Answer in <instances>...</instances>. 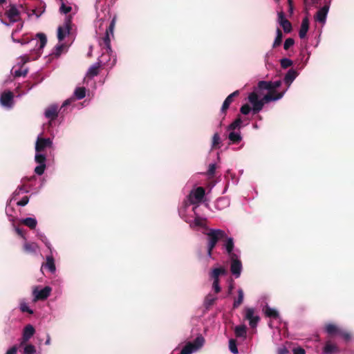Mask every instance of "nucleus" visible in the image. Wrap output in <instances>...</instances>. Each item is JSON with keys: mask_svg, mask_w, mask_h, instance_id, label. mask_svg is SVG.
I'll return each instance as SVG.
<instances>
[{"mask_svg": "<svg viewBox=\"0 0 354 354\" xmlns=\"http://www.w3.org/2000/svg\"><path fill=\"white\" fill-rule=\"evenodd\" d=\"M37 37L39 39V48L42 49L46 46V44L47 43L46 36L44 33L40 32V33L37 34Z\"/></svg>", "mask_w": 354, "mask_h": 354, "instance_id": "37", "label": "nucleus"}, {"mask_svg": "<svg viewBox=\"0 0 354 354\" xmlns=\"http://www.w3.org/2000/svg\"><path fill=\"white\" fill-rule=\"evenodd\" d=\"M289 12L290 14H292V12H293V3L291 4H289Z\"/></svg>", "mask_w": 354, "mask_h": 354, "instance_id": "62", "label": "nucleus"}, {"mask_svg": "<svg viewBox=\"0 0 354 354\" xmlns=\"http://www.w3.org/2000/svg\"><path fill=\"white\" fill-rule=\"evenodd\" d=\"M207 248L214 249L219 240L224 239L226 237V233L219 229H210L207 233Z\"/></svg>", "mask_w": 354, "mask_h": 354, "instance_id": "3", "label": "nucleus"}, {"mask_svg": "<svg viewBox=\"0 0 354 354\" xmlns=\"http://www.w3.org/2000/svg\"><path fill=\"white\" fill-rule=\"evenodd\" d=\"M233 288H234V285L232 283L228 287V291H227L228 295H231Z\"/></svg>", "mask_w": 354, "mask_h": 354, "instance_id": "61", "label": "nucleus"}, {"mask_svg": "<svg viewBox=\"0 0 354 354\" xmlns=\"http://www.w3.org/2000/svg\"><path fill=\"white\" fill-rule=\"evenodd\" d=\"M205 342V339L203 336H198L192 342H189V344H192L193 349L197 351L203 346Z\"/></svg>", "mask_w": 354, "mask_h": 354, "instance_id": "28", "label": "nucleus"}, {"mask_svg": "<svg viewBox=\"0 0 354 354\" xmlns=\"http://www.w3.org/2000/svg\"><path fill=\"white\" fill-rule=\"evenodd\" d=\"M29 197L27 196H24L21 200L17 202V205L18 206H25L28 203Z\"/></svg>", "mask_w": 354, "mask_h": 354, "instance_id": "54", "label": "nucleus"}, {"mask_svg": "<svg viewBox=\"0 0 354 354\" xmlns=\"http://www.w3.org/2000/svg\"><path fill=\"white\" fill-rule=\"evenodd\" d=\"M309 29V20L307 17L302 19L301 28L299 32V36L301 39L306 37V34Z\"/></svg>", "mask_w": 354, "mask_h": 354, "instance_id": "23", "label": "nucleus"}, {"mask_svg": "<svg viewBox=\"0 0 354 354\" xmlns=\"http://www.w3.org/2000/svg\"><path fill=\"white\" fill-rule=\"evenodd\" d=\"M245 319L249 321L251 328H255L260 321L259 316L254 315V309L252 308H245Z\"/></svg>", "mask_w": 354, "mask_h": 354, "instance_id": "7", "label": "nucleus"}, {"mask_svg": "<svg viewBox=\"0 0 354 354\" xmlns=\"http://www.w3.org/2000/svg\"><path fill=\"white\" fill-rule=\"evenodd\" d=\"M295 44V41L292 38H288L286 39L283 44V48L285 50H288L291 46H292Z\"/></svg>", "mask_w": 354, "mask_h": 354, "instance_id": "47", "label": "nucleus"}, {"mask_svg": "<svg viewBox=\"0 0 354 354\" xmlns=\"http://www.w3.org/2000/svg\"><path fill=\"white\" fill-rule=\"evenodd\" d=\"M239 95V91H235L234 92L230 94L224 100L223 105L221 109V112L224 115V116L226 115L227 110L229 109L230 105L234 101V98L235 97H237Z\"/></svg>", "mask_w": 354, "mask_h": 354, "instance_id": "13", "label": "nucleus"}, {"mask_svg": "<svg viewBox=\"0 0 354 354\" xmlns=\"http://www.w3.org/2000/svg\"><path fill=\"white\" fill-rule=\"evenodd\" d=\"M16 232H17V233L19 235H20V236H24V231H23V230H21V229H20V228H17V229H16Z\"/></svg>", "mask_w": 354, "mask_h": 354, "instance_id": "60", "label": "nucleus"}, {"mask_svg": "<svg viewBox=\"0 0 354 354\" xmlns=\"http://www.w3.org/2000/svg\"><path fill=\"white\" fill-rule=\"evenodd\" d=\"M216 169V166L215 164H210L206 174L209 177H212L215 174Z\"/></svg>", "mask_w": 354, "mask_h": 354, "instance_id": "49", "label": "nucleus"}, {"mask_svg": "<svg viewBox=\"0 0 354 354\" xmlns=\"http://www.w3.org/2000/svg\"><path fill=\"white\" fill-rule=\"evenodd\" d=\"M45 169H46V164H41V165L39 164V165L35 168V172L37 175L41 176L44 173Z\"/></svg>", "mask_w": 354, "mask_h": 354, "instance_id": "45", "label": "nucleus"}, {"mask_svg": "<svg viewBox=\"0 0 354 354\" xmlns=\"http://www.w3.org/2000/svg\"><path fill=\"white\" fill-rule=\"evenodd\" d=\"M288 353V351L286 349H283L280 351V354H286Z\"/></svg>", "mask_w": 354, "mask_h": 354, "instance_id": "64", "label": "nucleus"}, {"mask_svg": "<svg viewBox=\"0 0 354 354\" xmlns=\"http://www.w3.org/2000/svg\"><path fill=\"white\" fill-rule=\"evenodd\" d=\"M45 8L43 7L41 10H37V9L32 10V13L39 17L41 15V14L44 12Z\"/></svg>", "mask_w": 354, "mask_h": 354, "instance_id": "57", "label": "nucleus"}, {"mask_svg": "<svg viewBox=\"0 0 354 354\" xmlns=\"http://www.w3.org/2000/svg\"><path fill=\"white\" fill-rule=\"evenodd\" d=\"M293 353L294 354H306L305 350L300 347L294 348Z\"/></svg>", "mask_w": 354, "mask_h": 354, "instance_id": "56", "label": "nucleus"}, {"mask_svg": "<svg viewBox=\"0 0 354 354\" xmlns=\"http://www.w3.org/2000/svg\"><path fill=\"white\" fill-rule=\"evenodd\" d=\"M39 249L38 245L35 242L26 241L23 245V250L30 254H35Z\"/></svg>", "mask_w": 354, "mask_h": 354, "instance_id": "17", "label": "nucleus"}, {"mask_svg": "<svg viewBox=\"0 0 354 354\" xmlns=\"http://www.w3.org/2000/svg\"><path fill=\"white\" fill-rule=\"evenodd\" d=\"M329 10V5L326 4L324 5L321 9H319L315 17V20L324 23L326 21V16L328 14Z\"/></svg>", "mask_w": 354, "mask_h": 354, "instance_id": "16", "label": "nucleus"}, {"mask_svg": "<svg viewBox=\"0 0 354 354\" xmlns=\"http://www.w3.org/2000/svg\"><path fill=\"white\" fill-rule=\"evenodd\" d=\"M283 39V33L280 28H277V36L272 44V48H277L279 46L282 42Z\"/></svg>", "mask_w": 354, "mask_h": 354, "instance_id": "34", "label": "nucleus"}, {"mask_svg": "<svg viewBox=\"0 0 354 354\" xmlns=\"http://www.w3.org/2000/svg\"><path fill=\"white\" fill-rule=\"evenodd\" d=\"M20 310L23 313H28L29 314H33V311L25 303L21 304Z\"/></svg>", "mask_w": 354, "mask_h": 354, "instance_id": "51", "label": "nucleus"}, {"mask_svg": "<svg viewBox=\"0 0 354 354\" xmlns=\"http://www.w3.org/2000/svg\"><path fill=\"white\" fill-rule=\"evenodd\" d=\"M339 352L337 346L333 344L330 341L326 342L325 346L323 348L324 354H335Z\"/></svg>", "mask_w": 354, "mask_h": 354, "instance_id": "22", "label": "nucleus"}, {"mask_svg": "<svg viewBox=\"0 0 354 354\" xmlns=\"http://www.w3.org/2000/svg\"><path fill=\"white\" fill-rule=\"evenodd\" d=\"M205 195V189L203 187H198L196 189L191 191L188 199L191 204H198L203 201Z\"/></svg>", "mask_w": 354, "mask_h": 354, "instance_id": "5", "label": "nucleus"}, {"mask_svg": "<svg viewBox=\"0 0 354 354\" xmlns=\"http://www.w3.org/2000/svg\"><path fill=\"white\" fill-rule=\"evenodd\" d=\"M271 85V82L262 80L258 82L257 88L259 90H268V92H270Z\"/></svg>", "mask_w": 354, "mask_h": 354, "instance_id": "35", "label": "nucleus"}, {"mask_svg": "<svg viewBox=\"0 0 354 354\" xmlns=\"http://www.w3.org/2000/svg\"><path fill=\"white\" fill-rule=\"evenodd\" d=\"M325 330L329 335H339L340 329L333 324H327L325 326Z\"/></svg>", "mask_w": 354, "mask_h": 354, "instance_id": "26", "label": "nucleus"}, {"mask_svg": "<svg viewBox=\"0 0 354 354\" xmlns=\"http://www.w3.org/2000/svg\"><path fill=\"white\" fill-rule=\"evenodd\" d=\"M271 84L272 85H271V88H270V92L275 94V93H276L275 90L281 85V81L278 80V81H275V82H271Z\"/></svg>", "mask_w": 354, "mask_h": 354, "instance_id": "48", "label": "nucleus"}, {"mask_svg": "<svg viewBox=\"0 0 354 354\" xmlns=\"http://www.w3.org/2000/svg\"><path fill=\"white\" fill-rule=\"evenodd\" d=\"M230 259V271L233 275L238 278L240 277L242 271V263L238 259L237 255Z\"/></svg>", "mask_w": 354, "mask_h": 354, "instance_id": "8", "label": "nucleus"}, {"mask_svg": "<svg viewBox=\"0 0 354 354\" xmlns=\"http://www.w3.org/2000/svg\"><path fill=\"white\" fill-rule=\"evenodd\" d=\"M278 22L286 33H289L292 31V24L287 19H286L285 15L282 11L278 13Z\"/></svg>", "mask_w": 354, "mask_h": 354, "instance_id": "11", "label": "nucleus"}, {"mask_svg": "<svg viewBox=\"0 0 354 354\" xmlns=\"http://www.w3.org/2000/svg\"><path fill=\"white\" fill-rule=\"evenodd\" d=\"M217 300V297L213 296L212 294H208L204 300V307L206 309H209L212 306H213L215 301Z\"/></svg>", "mask_w": 354, "mask_h": 354, "instance_id": "27", "label": "nucleus"}, {"mask_svg": "<svg viewBox=\"0 0 354 354\" xmlns=\"http://www.w3.org/2000/svg\"><path fill=\"white\" fill-rule=\"evenodd\" d=\"M35 333V330L32 325H30V324L26 325L23 331V337H22V342H21V344L22 345V344H25L26 342H27L31 338V337L33 336Z\"/></svg>", "mask_w": 354, "mask_h": 354, "instance_id": "15", "label": "nucleus"}, {"mask_svg": "<svg viewBox=\"0 0 354 354\" xmlns=\"http://www.w3.org/2000/svg\"><path fill=\"white\" fill-rule=\"evenodd\" d=\"M18 189H19V191H24V192H28V191H27V190H25V189H24V185L19 186V187H18Z\"/></svg>", "mask_w": 354, "mask_h": 354, "instance_id": "63", "label": "nucleus"}, {"mask_svg": "<svg viewBox=\"0 0 354 354\" xmlns=\"http://www.w3.org/2000/svg\"><path fill=\"white\" fill-rule=\"evenodd\" d=\"M72 10V8L71 6H66L64 3H62V6H60L59 11L62 13L67 14L70 12Z\"/></svg>", "mask_w": 354, "mask_h": 354, "instance_id": "53", "label": "nucleus"}, {"mask_svg": "<svg viewBox=\"0 0 354 354\" xmlns=\"http://www.w3.org/2000/svg\"><path fill=\"white\" fill-rule=\"evenodd\" d=\"M21 223L28 227L30 229L33 230L36 227L37 221L35 218L28 217L21 221Z\"/></svg>", "mask_w": 354, "mask_h": 354, "instance_id": "29", "label": "nucleus"}, {"mask_svg": "<svg viewBox=\"0 0 354 354\" xmlns=\"http://www.w3.org/2000/svg\"><path fill=\"white\" fill-rule=\"evenodd\" d=\"M251 111V107L250 106L249 104H243L241 109H240V112L243 114V115H248L249 114V113Z\"/></svg>", "mask_w": 354, "mask_h": 354, "instance_id": "50", "label": "nucleus"}, {"mask_svg": "<svg viewBox=\"0 0 354 354\" xmlns=\"http://www.w3.org/2000/svg\"><path fill=\"white\" fill-rule=\"evenodd\" d=\"M103 57L98 59L97 62L92 65L88 70L86 75L89 78H92L97 76L100 73V68L106 65V62H104Z\"/></svg>", "mask_w": 354, "mask_h": 354, "instance_id": "10", "label": "nucleus"}, {"mask_svg": "<svg viewBox=\"0 0 354 354\" xmlns=\"http://www.w3.org/2000/svg\"><path fill=\"white\" fill-rule=\"evenodd\" d=\"M284 93L285 91L274 94L272 92H268L261 100L259 99L258 94L256 91L250 93L248 95V101L252 105L254 114L258 113L263 109L265 103L281 99L283 96Z\"/></svg>", "mask_w": 354, "mask_h": 354, "instance_id": "1", "label": "nucleus"}, {"mask_svg": "<svg viewBox=\"0 0 354 354\" xmlns=\"http://www.w3.org/2000/svg\"><path fill=\"white\" fill-rule=\"evenodd\" d=\"M71 17L67 16L65 19L64 26H59L57 29V39L62 41L65 38L66 34H68L71 29Z\"/></svg>", "mask_w": 354, "mask_h": 354, "instance_id": "6", "label": "nucleus"}, {"mask_svg": "<svg viewBox=\"0 0 354 354\" xmlns=\"http://www.w3.org/2000/svg\"><path fill=\"white\" fill-rule=\"evenodd\" d=\"M234 334L236 337H243L244 339L246 338L247 336V327L245 325H239L234 328Z\"/></svg>", "mask_w": 354, "mask_h": 354, "instance_id": "25", "label": "nucleus"}, {"mask_svg": "<svg viewBox=\"0 0 354 354\" xmlns=\"http://www.w3.org/2000/svg\"><path fill=\"white\" fill-rule=\"evenodd\" d=\"M35 347L32 344H26L24 348V354H35Z\"/></svg>", "mask_w": 354, "mask_h": 354, "instance_id": "44", "label": "nucleus"}, {"mask_svg": "<svg viewBox=\"0 0 354 354\" xmlns=\"http://www.w3.org/2000/svg\"><path fill=\"white\" fill-rule=\"evenodd\" d=\"M265 315L266 317L273 319H277L279 316V313L277 310L266 306L264 310Z\"/></svg>", "mask_w": 354, "mask_h": 354, "instance_id": "30", "label": "nucleus"}, {"mask_svg": "<svg viewBox=\"0 0 354 354\" xmlns=\"http://www.w3.org/2000/svg\"><path fill=\"white\" fill-rule=\"evenodd\" d=\"M46 268L50 273H54L56 270V267L55 264V260L53 255H49L46 257V263L42 264L41 268Z\"/></svg>", "mask_w": 354, "mask_h": 354, "instance_id": "21", "label": "nucleus"}, {"mask_svg": "<svg viewBox=\"0 0 354 354\" xmlns=\"http://www.w3.org/2000/svg\"><path fill=\"white\" fill-rule=\"evenodd\" d=\"M225 243L224 247L230 258H234L236 254L234 253L233 250L234 248V239L231 237H225Z\"/></svg>", "mask_w": 354, "mask_h": 354, "instance_id": "18", "label": "nucleus"}, {"mask_svg": "<svg viewBox=\"0 0 354 354\" xmlns=\"http://www.w3.org/2000/svg\"><path fill=\"white\" fill-rule=\"evenodd\" d=\"M46 158L44 154L36 152V154L35 156V160L37 163H38L39 165L46 164Z\"/></svg>", "mask_w": 354, "mask_h": 354, "instance_id": "39", "label": "nucleus"}, {"mask_svg": "<svg viewBox=\"0 0 354 354\" xmlns=\"http://www.w3.org/2000/svg\"><path fill=\"white\" fill-rule=\"evenodd\" d=\"M194 351L193 346L191 344H186V345L182 348L179 354H192Z\"/></svg>", "mask_w": 354, "mask_h": 354, "instance_id": "41", "label": "nucleus"}, {"mask_svg": "<svg viewBox=\"0 0 354 354\" xmlns=\"http://www.w3.org/2000/svg\"><path fill=\"white\" fill-rule=\"evenodd\" d=\"M17 348L16 346H13L10 349H8L6 354H17Z\"/></svg>", "mask_w": 354, "mask_h": 354, "instance_id": "58", "label": "nucleus"}, {"mask_svg": "<svg viewBox=\"0 0 354 354\" xmlns=\"http://www.w3.org/2000/svg\"><path fill=\"white\" fill-rule=\"evenodd\" d=\"M13 97L12 92L10 91H4L1 95L0 102L3 106L11 107L13 104Z\"/></svg>", "mask_w": 354, "mask_h": 354, "instance_id": "12", "label": "nucleus"}, {"mask_svg": "<svg viewBox=\"0 0 354 354\" xmlns=\"http://www.w3.org/2000/svg\"><path fill=\"white\" fill-rule=\"evenodd\" d=\"M229 349L234 354L238 353L239 351L236 346V341L234 339H230L229 340Z\"/></svg>", "mask_w": 354, "mask_h": 354, "instance_id": "40", "label": "nucleus"}, {"mask_svg": "<svg viewBox=\"0 0 354 354\" xmlns=\"http://www.w3.org/2000/svg\"><path fill=\"white\" fill-rule=\"evenodd\" d=\"M229 140L234 144H238L239 143L241 140L242 137L239 132H235L234 131H232L229 136H228Z\"/></svg>", "mask_w": 354, "mask_h": 354, "instance_id": "32", "label": "nucleus"}, {"mask_svg": "<svg viewBox=\"0 0 354 354\" xmlns=\"http://www.w3.org/2000/svg\"><path fill=\"white\" fill-rule=\"evenodd\" d=\"M243 297H244L243 291L241 288H239L238 290V298L236 299H235L233 303L234 308H237L243 303Z\"/></svg>", "mask_w": 354, "mask_h": 354, "instance_id": "33", "label": "nucleus"}, {"mask_svg": "<svg viewBox=\"0 0 354 354\" xmlns=\"http://www.w3.org/2000/svg\"><path fill=\"white\" fill-rule=\"evenodd\" d=\"M298 75L299 73L296 70L290 68L284 77L283 81L285 84L289 87Z\"/></svg>", "mask_w": 354, "mask_h": 354, "instance_id": "19", "label": "nucleus"}, {"mask_svg": "<svg viewBox=\"0 0 354 354\" xmlns=\"http://www.w3.org/2000/svg\"><path fill=\"white\" fill-rule=\"evenodd\" d=\"M339 335L346 341H349L351 338V335L350 333L342 331L340 330Z\"/></svg>", "mask_w": 354, "mask_h": 354, "instance_id": "55", "label": "nucleus"}, {"mask_svg": "<svg viewBox=\"0 0 354 354\" xmlns=\"http://www.w3.org/2000/svg\"><path fill=\"white\" fill-rule=\"evenodd\" d=\"M53 142L50 138H38L35 144V151L37 153L42 152L46 148H51Z\"/></svg>", "mask_w": 354, "mask_h": 354, "instance_id": "9", "label": "nucleus"}, {"mask_svg": "<svg viewBox=\"0 0 354 354\" xmlns=\"http://www.w3.org/2000/svg\"><path fill=\"white\" fill-rule=\"evenodd\" d=\"M214 249H209V248H207V256L209 257V258H212V251H213Z\"/></svg>", "mask_w": 354, "mask_h": 354, "instance_id": "59", "label": "nucleus"}, {"mask_svg": "<svg viewBox=\"0 0 354 354\" xmlns=\"http://www.w3.org/2000/svg\"><path fill=\"white\" fill-rule=\"evenodd\" d=\"M221 142L220 136L218 133H215L212 137V148L216 149L219 147Z\"/></svg>", "mask_w": 354, "mask_h": 354, "instance_id": "38", "label": "nucleus"}, {"mask_svg": "<svg viewBox=\"0 0 354 354\" xmlns=\"http://www.w3.org/2000/svg\"><path fill=\"white\" fill-rule=\"evenodd\" d=\"M7 17L12 22L18 21L19 12L15 6H11L10 8L6 12Z\"/></svg>", "mask_w": 354, "mask_h": 354, "instance_id": "24", "label": "nucleus"}, {"mask_svg": "<svg viewBox=\"0 0 354 354\" xmlns=\"http://www.w3.org/2000/svg\"><path fill=\"white\" fill-rule=\"evenodd\" d=\"M58 115V106L57 105H50L45 111V116L50 120H54Z\"/></svg>", "mask_w": 354, "mask_h": 354, "instance_id": "20", "label": "nucleus"}, {"mask_svg": "<svg viewBox=\"0 0 354 354\" xmlns=\"http://www.w3.org/2000/svg\"><path fill=\"white\" fill-rule=\"evenodd\" d=\"M281 66L283 68H287L293 64L291 59L288 58H283L280 60Z\"/></svg>", "mask_w": 354, "mask_h": 354, "instance_id": "43", "label": "nucleus"}, {"mask_svg": "<svg viewBox=\"0 0 354 354\" xmlns=\"http://www.w3.org/2000/svg\"><path fill=\"white\" fill-rule=\"evenodd\" d=\"M66 48V46L64 44H58L55 46V50L53 53L56 57H58L63 52L64 49Z\"/></svg>", "mask_w": 354, "mask_h": 354, "instance_id": "42", "label": "nucleus"}, {"mask_svg": "<svg viewBox=\"0 0 354 354\" xmlns=\"http://www.w3.org/2000/svg\"><path fill=\"white\" fill-rule=\"evenodd\" d=\"M52 289L49 286H45L40 290H34L33 295L35 300H45L46 299L51 292Z\"/></svg>", "mask_w": 354, "mask_h": 354, "instance_id": "14", "label": "nucleus"}, {"mask_svg": "<svg viewBox=\"0 0 354 354\" xmlns=\"http://www.w3.org/2000/svg\"><path fill=\"white\" fill-rule=\"evenodd\" d=\"M226 273L227 270L223 267L214 268L210 272V277L213 279L212 288L215 293H218L221 290L219 276L225 275Z\"/></svg>", "mask_w": 354, "mask_h": 354, "instance_id": "4", "label": "nucleus"}, {"mask_svg": "<svg viewBox=\"0 0 354 354\" xmlns=\"http://www.w3.org/2000/svg\"><path fill=\"white\" fill-rule=\"evenodd\" d=\"M28 73V69H22V68H20L19 70H16L15 71V77H21V76H24L25 77L26 75Z\"/></svg>", "mask_w": 354, "mask_h": 354, "instance_id": "52", "label": "nucleus"}, {"mask_svg": "<svg viewBox=\"0 0 354 354\" xmlns=\"http://www.w3.org/2000/svg\"><path fill=\"white\" fill-rule=\"evenodd\" d=\"M74 95L78 100L83 99L86 95V88L84 87H77L75 90Z\"/></svg>", "mask_w": 354, "mask_h": 354, "instance_id": "36", "label": "nucleus"}, {"mask_svg": "<svg viewBox=\"0 0 354 354\" xmlns=\"http://www.w3.org/2000/svg\"><path fill=\"white\" fill-rule=\"evenodd\" d=\"M205 219L198 216L194 218V225L198 227H203L205 225Z\"/></svg>", "mask_w": 354, "mask_h": 354, "instance_id": "46", "label": "nucleus"}, {"mask_svg": "<svg viewBox=\"0 0 354 354\" xmlns=\"http://www.w3.org/2000/svg\"><path fill=\"white\" fill-rule=\"evenodd\" d=\"M243 121L240 115H238L237 118L234 122H232L228 127L227 130L234 131L236 129H240Z\"/></svg>", "mask_w": 354, "mask_h": 354, "instance_id": "31", "label": "nucleus"}, {"mask_svg": "<svg viewBox=\"0 0 354 354\" xmlns=\"http://www.w3.org/2000/svg\"><path fill=\"white\" fill-rule=\"evenodd\" d=\"M115 18L114 17L111 20L108 28H106V30L105 35L102 38V41L100 42V45L101 46H103V48H105V50H106L105 53H102V57H107L109 58V59H110V53L112 52L111 47L110 35L113 36V30L115 28Z\"/></svg>", "mask_w": 354, "mask_h": 354, "instance_id": "2", "label": "nucleus"}]
</instances>
